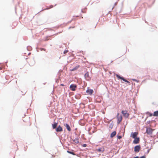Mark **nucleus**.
<instances>
[{"label": "nucleus", "instance_id": "10", "mask_svg": "<svg viewBox=\"0 0 158 158\" xmlns=\"http://www.w3.org/2000/svg\"><path fill=\"white\" fill-rule=\"evenodd\" d=\"M105 150L104 148L103 147L101 148L96 149V151L98 152H103Z\"/></svg>", "mask_w": 158, "mask_h": 158}, {"label": "nucleus", "instance_id": "29", "mask_svg": "<svg viewBox=\"0 0 158 158\" xmlns=\"http://www.w3.org/2000/svg\"><path fill=\"white\" fill-rule=\"evenodd\" d=\"M149 150L148 151V152H149Z\"/></svg>", "mask_w": 158, "mask_h": 158}, {"label": "nucleus", "instance_id": "12", "mask_svg": "<svg viewBox=\"0 0 158 158\" xmlns=\"http://www.w3.org/2000/svg\"><path fill=\"white\" fill-rule=\"evenodd\" d=\"M63 130L61 126H59L56 128V131L57 132L59 131H61Z\"/></svg>", "mask_w": 158, "mask_h": 158}, {"label": "nucleus", "instance_id": "8", "mask_svg": "<svg viewBox=\"0 0 158 158\" xmlns=\"http://www.w3.org/2000/svg\"><path fill=\"white\" fill-rule=\"evenodd\" d=\"M134 139L133 140V142L134 144H137L139 143V137H136L135 138H134Z\"/></svg>", "mask_w": 158, "mask_h": 158}, {"label": "nucleus", "instance_id": "3", "mask_svg": "<svg viewBox=\"0 0 158 158\" xmlns=\"http://www.w3.org/2000/svg\"><path fill=\"white\" fill-rule=\"evenodd\" d=\"M77 87V85L75 84H72L69 87L70 89L72 91H74L76 90V89Z\"/></svg>", "mask_w": 158, "mask_h": 158}, {"label": "nucleus", "instance_id": "13", "mask_svg": "<svg viewBox=\"0 0 158 158\" xmlns=\"http://www.w3.org/2000/svg\"><path fill=\"white\" fill-rule=\"evenodd\" d=\"M80 67V65H77L76 66H75L74 68L71 69V71H75L76 70H77Z\"/></svg>", "mask_w": 158, "mask_h": 158}, {"label": "nucleus", "instance_id": "23", "mask_svg": "<svg viewBox=\"0 0 158 158\" xmlns=\"http://www.w3.org/2000/svg\"><path fill=\"white\" fill-rule=\"evenodd\" d=\"M33 64H29L30 66H32L34 64H35V62L34 61H33Z\"/></svg>", "mask_w": 158, "mask_h": 158}, {"label": "nucleus", "instance_id": "26", "mask_svg": "<svg viewBox=\"0 0 158 158\" xmlns=\"http://www.w3.org/2000/svg\"><path fill=\"white\" fill-rule=\"evenodd\" d=\"M133 158H139V157H138V156H136V157H135Z\"/></svg>", "mask_w": 158, "mask_h": 158}, {"label": "nucleus", "instance_id": "27", "mask_svg": "<svg viewBox=\"0 0 158 158\" xmlns=\"http://www.w3.org/2000/svg\"><path fill=\"white\" fill-rule=\"evenodd\" d=\"M61 85H62V86H64V85H63V84H61Z\"/></svg>", "mask_w": 158, "mask_h": 158}, {"label": "nucleus", "instance_id": "1", "mask_svg": "<svg viewBox=\"0 0 158 158\" xmlns=\"http://www.w3.org/2000/svg\"><path fill=\"white\" fill-rule=\"evenodd\" d=\"M117 123L119 124L122 121V116L121 115H119V113H118L117 116Z\"/></svg>", "mask_w": 158, "mask_h": 158}, {"label": "nucleus", "instance_id": "2", "mask_svg": "<svg viewBox=\"0 0 158 158\" xmlns=\"http://www.w3.org/2000/svg\"><path fill=\"white\" fill-rule=\"evenodd\" d=\"M116 77L118 79H122V80H123L124 81L126 82H127V83L128 84H129V85L130 84V83L129 81H127L126 79H124L123 77H120V76H119V75H118V74H117L116 75Z\"/></svg>", "mask_w": 158, "mask_h": 158}, {"label": "nucleus", "instance_id": "15", "mask_svg": "<svg viewBox=\"0 0 158 158\" xmlns=\"http://www.w3.org/2000/svg\"><path fill=\"white\" fill-rule=\"evenodd\" d=\"M116 132L115 131L113 132L110 135V137L113 138L114 136L116 135Z\"/></svg>", "mask_w": 158, "mask_h": 158}, {"label": "nucleus", "instance_id": "5", "mask_svg": "<svg viewBox=\"0 0 158 158\" xmlns=\"http://www.w3.org/2000/svg\"><path fill=\"white\" fill-rule=\"evenodd\" d=\"M141 149L140 145H137L134 147V151L135 152H138Z\"/></svg>", "mask_w": 158, "mask_h": 158}, {"label": "nucleus", "instance_id": "19", "mask_svg": "<svg viewBox=\"0 0 158 158\" xmlns=\"http://www.w3.org/2000/svg\"><path fill=\"white\" fill-rule=\"evenodd\" d=\"M67 152L69 153H70V154H72L73 155H75L76 154H75L74 152H71V151H67Z\"/></svg>", "mask_w": 158, "mask_h": 158}, {"label": "nucleus", "instance_id": "11", "mask_svg": "<svg viewBox=\"0 0 158 158\" xmlns=\"http://www.w3.org/2000/svg\"><path fill=\"white\" fill-rule=\"evenodd\" d=\"M86 92L87 94H89L90 95L94 93V91L92 89H87L86 91Z\"/></svg>", "mask_w": 158, "mask_h": 158}, {"label": "nucleus", "instance_id": "6", "mask_svg": "<svg viewBox=\"0 0 158 158\" xmlns=\"http://www.w3.org/2000/svg\"><path fill=\"white\" fill-rule=\"evenodd\" d=\"M138 134L137 132H131V137H132L133 138H136L137 135Z\"/></svg>", "mask_w": 158, "mask_h": 158}, {"label": "nucleus", "instance_id": "9", "mask_svg": "<svg viewBox=\"0 0 158 158\" xmlns=\"http://www.w3.org/2000/svg\"><path fill=\"white\" fill-rule=\"evenodd\" d=\"M153 130L150 128H148L146 130V132L149 134H152V132Z\"/></svg>", "mask_w": 158, "mask_h": 158}, {"label": "nucleus", "instance_id": "28", "mask_svg": "<svg viewBox=\"0 0 158 158\" xmlns=\"http://www.w3.org/2000/svg\"><path fill=\"white\" fill-rule=\"evenodd\" d=\"M133 81H135V80H136L135 79H133Z\"/></svg>", "mask_w": 158, "mask_h": 158}, {"label": "nucleus", "instance_id": "16", "mask_svg": "<svg viewBox=\"0 0 158 158\" xmlns=\"http://www.w3.org/2000/svg\"><path fill=\"white\" fill-rule=\"evenodd\" d=\"M57 125V123L55 122L53 124H52V126L53 129H55Z\"/></svg>", "mask_w": 158, "mask_h": 158}, {"label": "nucleus", "instance_id": "25", "mask_svg": "<svg viewBox=\"0 0 158 158\" xmlns=\"http://www.w3.org/2000/svg\"><path fill=\"white\" fill-rule=\"evenodd\" d=\"M41 51H42V50L45 51V49H44V48H41Z\"/></svg>", "mask_w": 158, "mask_h": 158}, {"label": "nucleus", "instance_id": "18", "mask_svg": "<svg viewBox=\"0 0 158 158\" xmlns=\"http://www.w3.org/2000/svg\"><path fill=\"white\" fill-rule=\"evenodd\" d=\"M154 116H158V111H155L153 114Z\"/></svg>", "mask_w": 158, "mask_h": 158}, {"label": "nucleus", "instance_id": "21", "mask_svg": "<svg viewBox=\"0 0 158 158\" xmlns=\"http://www.w3.org/2000/svg\"><path fill=\"white\" fill-rule=\"evenodd\" d=\"M117 137L118 139H120L122 138V136H118Z\"/></svg>", "mask_w": 158, "mask_h": 158}, {"label": "nucleus", "instance_id": "14", "mask_svg": "<svg viewBox=\"0 0 158 158\" xmlns=\"http://www.w3.org/2000/svg\"><path fill=\"white\" fill-rule=\"evenodd\" d=\"M64 126H66L67 129L68 131H71V128L69 126V124H66L64 125Z\"/></svg>", "mask_w": 158, "mask_h": 158}, {"label": "nucleus", "instance_id": "22", "mask_svg": "<svg viewBox=\"0 0 158 158\" xmlns=\"http://www.w3.org/2000/svg\"><path fill=\"white\" fill-rule=\"evenodd\" d=\"M149 114V116H153V114L152 113H150Z\"/></svg>", "mask_w": 158, "mask_h": 158}, {"label": "nucleus", "instance_id": "24", "mask_svg": "<svg viewBox=\"0 0 158 158\" xmlns=\"http://www.w3.org/2000/svg\"><path fill=\"white\" fill-rule=\"evenodd\" d=\"M83 146L84 147H85L86 146V144H83Z\"/></svg>", "mask_w": 158, "mask_h": 158}, {"label": "nucleus", "instance_id": "20", "mask_svg": "<svg viewBox=\"0 0 158 158\" xmlns=\"http://www.w3.org/2000/svg\"><path fill=\"white\" fill-rule=\"evenodd\" d=\"M68 52V50H65L64 52V54H65V53H67V52Z\"/></svg>", "mask_w": 158, "mask_h": 158}, {"label": "nucleus", "instance_id": "17", "mask_svg": "<svg viewBox=\"0 0 158 158\" xmlns=\"http://www.w3.org/2000/svg\"><path fill=\"white\" fill-rule=\"evenodd\" d=\"M73 142L76 143H79V139L77 138H76L73 140Z\"/></svg>", "mask_w": 158, "mask_h": 158}, {"label": "nucleus", "instance_id": "7", "mask_svg": "<svg viewBox=\"0 0 158 158\" xmlns=\"http://www.w3.org/2000/svg\"><path fill=\"white\" fill-rule=\"evenodd\" d=\"M84 77L86 80L89 81L90 79V77L89 76L88 72H87L84 75Z\"/></svg>", "mask_w": 158, "mask_h": 158}, {"label": "nucleus", "instance_id": "4", "mask_svg": "<svg viewBox=\"0 0 158 158\" xmlns=\"http://www.w3.org/2000/svg\"><path fill=\"white\" fill-rule=\"evenodd\" d=\"M121 112L125 117L127 118L129 117V114L126 110H122Z\"/></svg>", "mask_w": 158, "mask_h": 158}]
</instances>
